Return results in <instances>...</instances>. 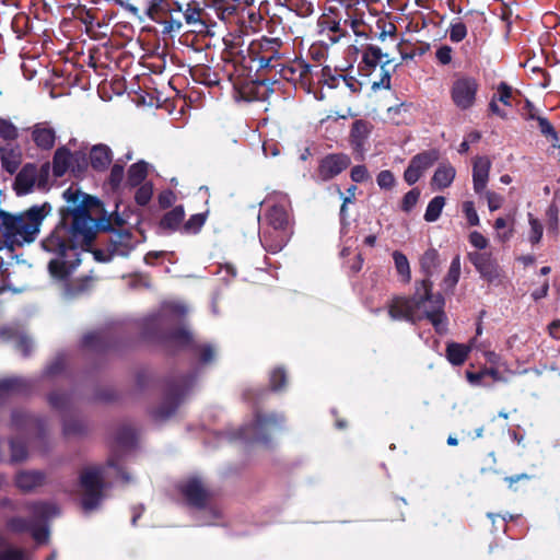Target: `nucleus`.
<instances>
[{"label":"nucleus","instance_id":"nucleus-39","mask_svg":"<svg viewBox=\"0 0 560 560\" xmlns=\"http://www.w3.org/2000/svg\"><path fill=\"white\" fill-rule=\"evenodd\" d=\"M450 39L454 43L462 42L466 35H467V28L466 25L457 21L455 23H452L448 30Z\"/></svg>","mask_w":560,"mask_h":560},{"label":"nucleus","instance_id":"nucleus-48","mask_svg":"<svg viewBox=\"0 0 560 560\" xmlns=\"http://www.w3.org/2000/svg\"><path fill=\"white\" fill-rule=\"evenodd\" d=\"M33 524H34L33 521L28 522L22 517H15L10 521L9 527L14 532H24V530L31 532Z\"/></svg>","mask_w":560,"mask_h":560},{"label":"nucleus","instance_id":"nucleus-5","mask_svg":"<svg viewBox=\"0 0 560 560\" xmlns=\"http://www.w3.org/2000/svg\"><path fill=\"white\" fill-rule=\"evenodd\" d=\"M106 468H115L120 472L119 457L112 454L106 466L91 465L84 467L80 472V487L82 490V506L85 511L96 509L103 499L105 488Z\"/></svg>","mask_w":560,"mask_h":560},{"label":"nucleus","instance_id":"nucleus-52","mask_svg":"<svg viewBox=\"0 0 560 560\" xmlns=\"http://www.w3.org/2000/svg\"><path fill=\"white\" fill-rule=\"evenodd\" d=\"M351 179L355 183H362L369 178V172L364 165H355L350 173Z\"/></svg>","mask_w":560,"mask_h":560},{"label":"nucleus","instance_id":"nucleus-33","mask_svg":"<svg viewBox=\"0 0 560 560\" xmlns=\"http://www.w3.org/2000/svg\"><path fill=\"white\" fill-rule=\"evenodd\" d=\"M460 276V258L459 256H455L451 262L447 275L444 278V285L447 289H453L458 282Z\"/></svg>","mask_w":560,"mask_h":560},{"label":"nucleus","instance_id":"nucleus-7","mask_svg":"<svg viewBox=\"0 0 560 560\" xmlns=\"http://www.w3.org/2000/svg\"><path fill=\"white\" fill-rule=\"evenodd\" d=\"M351 164V159L345 153H332L324 156L318 164L316 177L327 182L341 174Z\"/></svg>","mask_w":560,"mask_h":560},{"label":"nucleus","instance_id":"nucleus-3","mask_svg":"<svg viewBox=\"0 0 560 560\" xmlns=\"http://www.w3.org/2000/svg\"><path fill=\"white\" fill-rule=\"evenodd\" d=\"M49 211L48 203L33 206L19 215L0 211V236L18 245L33 242Z\"/></svg>","mask_w":560,"mask_h":560},{"label":"nucleus","instance_id":"nucleus-30","mask_svg":"<svg viewBox=\"0 0 560 560\" xmlns=\"http://www.w3.org/2000/svg\"><path fill=\"white\" fill-rule=\"evenodd\" d=\"M393 259L398 275L401 276L405 282H409L411 279V273L409 261L406 255H404L401 252L396 250L393 253Z\"/></svg>","mask_w":560,"mask_h":560},{"label":"nucleus","instance_id":"nucleus-23","mask_svg":"<svg viewBox=\"0 0 560 560\" xmlns=\"http://www.w3.org/2000/svg\"><path fill=\"white\" fill-rule=\"evenodd\" d=\"M28 384L20 377H9L0 381V401L12 394H19L26 390Z\"/></svg>","mask_w":560,"mask_h":560},{"label":"nucleus","instance_id":"nucleus-17","mask_svg":"<svg viewBox=\"0 0 560 560\" xmlns=\"http://www.w3.org/2000/svg\"><path fill=\"white\" fill-rule=\"evenodd\" d=\"M45 480V474L38 470H21L15 476L16 487L24 492H31L42 487Z\"/></svg>","mask_w":560,"mask_h":560},{"label":"nucleus","instance_id":"nucleus-41","mask_svg":"<svg viewBox=\"0 0 560 560\" xmlns=\"http://www.w3.org/2000/svg\"><path fill=\"white\" fill-rule=\"evenodd\" d=\"M480 196H483L487 199L490 211H495L503 205V197L494 191L485 189Z\"/></svg>","mask_w":560,"mask_h":560},{"label":"nucleus","instance_id":"nucleus-2","mask_svg":"<svg viewBox=\"0 0 560 560\" xmlns=\"http://www.w3.org/2000/svg\"><path fill=\"white\" fill-rule=\"evenodd\" d=\"M432 282L423 279L417 285L411 299L396 298L389 306V316L393 319L416 322L428 318L439 334L446 331V316L444 314V299L441 294H432Z\"/></svg>","mask_w":560,"mask_h":560},{"label":"nucleus","instance_id":"nucleus-56","mask_svg":"<svg viewBox=\"0 0 560 560\" xmlns=\"http://www.w3.org/2000/svg\"><path fill=\"white\" fill-rule=\"evenodd\" d=\"M498 93L500 102H502L504 105H511L510 98L512 96V90L506 83H500L498 86Z\"/></svg>","mask_w":560,"mask_h":560},{"label":"nucleus","instance_id":"nucleus-42","mask_svg":"<svg viewBox=\"0 0 560 560\" xmlns=\"http://www.w3.org/2000/svg\"><path fill=\"white\" fill-rule=\"evenodd\" d=\"M537 122H538L540 132L544 136L551 138L552 141H556V142L559 141V138H558V135H557L555 128L552 127V125L549 122V120L547 118L537 117Z\"/></svg>","mask_w":560,"mask_h":560},{"label":"nucleus","instance_id":"nucleus-20","mask_svg":"<svg viewBox=\"0 0 560 560\" xmlns=\"http://www.w3.org/2000/svg\"><path fill=\"white\" fill-rule=\"evenodd\" d=\"M0 161L2 167L13 174L18 171L21 164V152L18 147L7 143L0 148Z\"/></svg>","mask_w":560,"mask_h":560},{"label":"nucleus","instance_id":"nucleus-55","mask_svg":"<svg viewBox=\"0 0 560 560\" xmlns=\"http://www.w3.org/2000/svg\"><path fill=\"white\" fill-rule=\"evenodd\" d=\"M285 382V373L284 371L277 369L271 373L270 384L273 389H280L282 384Z\"/></svg>","mask_w":560,"mask_h":560},{"label":"nucleus","instance_id":"nucleus-1","mask_svg":"<svg viewBox=\"0 0 560 560\" xmlns=\"http://www.w3.org/2000/svg\"><path fill=\"white\" fill-rule=\"evenodd\" d=\"M95 234V222L85 211L75 212L70 226L58 225L42 243L46 252L57 255L48 264L49 273L56 279H65L69 269L63 258L78 248L89 250Z\"/></svg>","mask_w":560,"mask_h":560},{"label":"nucleus","instance_id":"nucleus-43","mask_svg":"<svg viewBox=\"0 0 560 560\" xmlns=\"http://www.w3.org/2000/svg\"><path fill=\"white\" fill-rule=\"evenodd\" d=\"M377 185L383 189H390L395 185V177L390 171H382L376 177Z\"/></svg>","mask_w":560,"mask_h":560},{"label":"nucleus","instance_id":"nucleus-53","mask_svg":"<svg viewBox=\"0 0 560 560\" xmlns=\"http://www.w3.org/2000/svg\"><path fill=\"white\" fill-rule=\"evenodd\" d=\"M435 57L440 63L448 65L452 61V48L448 46L440 47L435 52Z\"/></svg>","mask_w":560,"mask_h":560},{"label":"nucleus","instance_id":"nucleus-47","mask_svg":"<svg viewBox=\"0 0 560 560\" xmlns=\"http://www.w3.org/2000/svg\"><path fill=\"white\" fill-rule=\"evenodd\" d=\"M469 243L477 249H485L489 245V241L480 232L474 231L469 234Z\"/></svg>","mask_w":560,"mask_h":560},{"label":"nucleus","instance_id":"nucleus-44","mask_svg":"<svg viewBox=\"0 0 560 560\" xmlns=\"http://www.w3.org/2000/svg\"><path fill=\"white\" fill-rule=\"evenodd\" d=\"M174 12L167 13V15L163 16V21L159 22L160 24H164L165 32H176L179 31L183 26L179 19L174 18Z\"/></svg>","mask_w":560,"mask_h":560},{"label":"nucleus","instance_id":"nucleus-37","mask_svg":"<svg viewBox=\"0 0 560 560\" xmlns=\"http://www.w3.org/2000/svg\"><path fill=\"white\" fill-rule=\"evenodd\" d=\"M206 222V217L202 213L192 214L189 220L183 225L186 233L195 234L200 231Z\"/></svg>","mask_w":560,"mask_h":560},{"label":"nucleus","instance_id":"nucleus-10","mask_svg":"<svg viewBox=\"0 0 560 560\" xmlns=\"http://www.w3.org/2000/svg\"><path fill=\"white\" fill-rule=\"evenodd\" d=\"M439 159L436 151H424L415 155L404 173V178L409 185H413L422 174Z\"/></svg>","mask_w":560,"mask_h":560},{"label":"nucleus","instance_id":"nucleus-34","mask_svg":"<svg viewBox=\"0 0 560 560\" xmlns=\"http://www.w3.org/2000/svg\"><path fill=\"white\" fill-rule=\"evenodd\" d=\"M528 223H529V232H528V241L535 245L538 244L542 237L544 228L541 222L535 218L532 213H528Z\"/></svg>","mask_w":560,"mask_h":560},{"label":"nucleus","instance_id":"nucleus-16","mask_svg":"<svg viewBox=\"0 0 560 560\" xmlns=\"http://www.w3.org/2000/svg\"><path fill=\"white\" fill-rule=\"evenodd\" d=\"M0 338L14 343L15 348L23 354H27L32 348L31 339L16 326H7L0 329Z\"/></svg>","mask_w":560,"mask_h":560},{"label":"nucleus","instance_id":"nucleus-58","mask_svg":"<svg viewBox=\"0 0 560 560\" xmlns=\"http://www.w3.org/2000/svg\"><path fill=\"white\" fill-rule=\"evenodd\" d=\"M172 338L176 342H178L179 345H183V346L188 343L191 340L190 332L186 329H182V330L177 331L176 334H174L172 336Z\"/></svg>","mask_w":560,"mask_h":560},{"label":"nucleus","instance_id":"nucleus-63","mask_svg":"<svg viewBox=\"0 0 560 560\" xmlns=\"http://www.w3.org/2000/svg\"><path fill=\"white\" fill-rule=\"evenodd\" d=\"M380 88L389 89L390 88V75L387 71H384L382 80L380 83L374 82L372 85L373 90H378Z\"/></svg>","mask_w":560,"mask_h":560},{"label":"nucleus","instance_id":"nucleus-26","mask_svg":"<svg viewBox=\"0 0 560 560\" xmlns=\"http://www.w3.org/2000/svg\"><path fill=\"white\" fill-rule=\"evenodd\" d=\"M34 518L46 520L58 514V508L52 503L37 502L28 506Z\"/></svg>","mask_w":560,"mask_h":560},{"label":"nucleus","instance_id":"nucleus-4","mask_svg":"<svg viewBox=\"0 0 560 560\" xmlns=\"http://www.w3.org/2000/svg\"><path fill=\"white\" fill-rule=\"evenodd\" d=\"M269 228L260 236L261 244L271 253L281 250L290 238V201L281 196L266 213Z\"/></svg>","mask_w":560,"mask_h":560},{"label":"nucleus","instance_id":"nucleus-61","mask_svg":"<svg viewBox=\"0 0 560 560\" xmlns=\"http://www.w3.org/2000/svg\"><path fill=\"white\" fill-rule=\"evenodd\" d=\"M466 377L468 382L472 385H481L482 380L485 378V374H482V370L480 372L474 373V372H467Z\"/></svg>","mask_w":560,"mask_h":560},{"label":"nucleus","instance_id":"nucleus-28","mask_svg":"<svg viewBox=\"0 0 560 560\" xmlns=\"http://www.w3.org/2000/svg\"><path fill=\"white\" fill-rule=\"evenodd\" d=\"M387 54H384L382 49L377 46L370 45L363 52V60L369 67H376L378 62H382L384 58H387ZM390 61L386 59L384 61L385 65H388Z\"/></svg>","mask_w":560,"mask_h":560},{"label":"nucleus","instance_id":"nucleus-24","mask_svg":"<svg viewBox=\"0 0 560 560\" xmlns=\"http://www.w3.org/2000/svg\"><path fill=\"white\" fill-rule=\"evenodd\" d=\"M90 158L95 170H105L112 162V152L107 145L97 144L92 148Z\"/></svg>","mask_w":560,"mask_h":560},{"label":"nucleus","instance_id":"nucleus-11","mask_svg":"<svg viewBox=\"0 0 560 560\" xmlns=\"http://www.w3.org/2000/svg\"><path fill=\"white\" fill-rule=\"evenodd\" d=\"M491 161L488 156H476L472 162V185L476 194L481 195L487 188Z\"/></svg>","mask_w":560,"mask_h":560},{"label":"nucleus","instance_id":"nucleus-15","mask_svg":"<svg viewBox=\"0 0 560 560\" xmlns=\"http://www.w3.org/2000/svg\"><path fill=\"white\" fill-rule=\"evenodd\" d=\"M37 179V168L33 164H26L14 180V190L16 195L23 196L32 191Z\"/></svg>","mask_w":560,"mask_h":560},{"label":"nucleus","instance_id":"nucleus-31","mask_svg":"<svg viewBox=\"0 0 560 560\" xmlns=\"http://www.w3.org/2000/svg\"><path fill=\"white\" fill-rule=\"evenodd\" d=\"M147 176V164L144 162H138L130 166L128 171V184L130 186L140 185Z\"/></svg>","mask_w":560,"mask_h":560},{"label":"nucleus","instance_id":"nucleus-60","mask_svg":"<svg viewBox=\"0 0 560 560\" xmlns=\"http://www.w3.org/2000/svg\"><path fill=\"white\" fill-rule=\"evenodd\" d=\"M49 402L55 408H61L66 402V396L59 393H52L49 396Z\"/></svg>","mask_w":560,"mask_h":560},{"label":"nucleus","instance_id":"nucleus-21","mask_svg":"<svg viewBox=\"0 0 560 560\" xmlns=\"http://www.w3.org/2000/svg\"><path fill=\"white\" fill-rule=\"evenodd\" d=\"M476 340L472 339L468 346L451 342L446 347V357L453 365H462L475 346Z\"/></svg>","mask_w":560,"mask_h":560},{"label":"nucleus","instance_id":"nucleus-46","mask_svg":"<svg viewBox=\"0 0 560 560\" xmlns=\"http://www.w3.org/2000/svg\"><path fill=\"white\" fill-rule=\"evenodd\" d=\"M420 196V191L418 189H412L408 191L402 199L401 208L404 211H410L416 203L418 202Z\"/></svg>","mask_w":560,"mask_h":560},{"label":"nucleus","instance_id":"nucleus-32","mask_svg":"<svg viewBox=\"0 0 560 560\" xmlns=\"http://www.w3.org/2000/svg\"><path fill=\"white\" fill-rule=\"evenodd\" d=\"M0 560H28L21 549L14 548L0 539Z\"/></svg>","mask_w":560,"mask_h":560},{"label":"nucleus","instance_id":"nucleus-18","mask_svg":"<svg viewBox=\"0 0 560 560\" xmlns=\"http://www.w3.org/2000/svg\"><path fill=\"white\" fill-rule=\"evenodd\" d=\"M371 133V126L368 121L357 120L353 122L350 132V142L357 152L365 150V143Z\"/></svg>","mask_w":560,"mask_h":560},{"label":"nucleus","instance_id":"nucleus-13","mask_svg":"<svg viewBox=\"0 0 560 560\" xmlns=\"http://www.w3.org/2000/svg\"><path fill=\"white\" fill-rule=\"evenodd\" d=\"M182 492L188 502L202 506L208 498V491L198 478H190L182 486Z\"/></svg>","mask_w":560,"mask_h":560},{"label":"nucleus","instance_id":"nucleus-8","mask_svg":"<svg viewBox=\"0 0 560 560\" xmlns=\"http://www.w3.org/2000/svg\"><path fill=\"white\" fill-rule=\"evenodd\" d=\"M469 260L475 266L481 278L491 284H500L503 273L499 265L486 253H470Z\"/></svg>","mask_w":560,"mask_h":560},{"label":"nucleus","instance_id":"nucleus-29","mask_svg":"<svg viewBox=\"0 0 560 560\" xmlns=\"http://www.w3.org/2000/svg\"><path fill=\"white\" fill-rule=\"evenodd\" d=\"M445 206V198L442 196L434 197L428 205L425 213H424V220L427 222H434L436 221L442 210Z\"/></svg>","mask_w":560,"mask_h":560},{"label":"nucleus","instance_id":"nucleus-22","mask_svg":"<svg viewBox=\"0 0 560 560\" xmlns=\"http://www.w3.org/2000/svg\"><path fill=\"white\" fill-rule=\"evenodd\" d=\"M72 160L73 156L66 147L57 149L52 161L54 175L57 177L63 176L72 165Z\"/></svg>","mask_w":560,"mask_h":560},{"label":"nucleus","instance_id":"nucleus-49","mask_svg":"<svg viewBox=\"0 0 560 560\" xmlns=\"http://www.w3.org/2000/svg\"><path fill=\"white\" fill-rule=\"evenodd\" d=\"M152 197V187L150 185L141 186L136 192V201L140 206L147 205Z\"/></svg>","mask_w":560,"mask_h":560},{"label":"nucleus","instance_id":"nucleus-12","mask_svg":"<svg viewBox=\"0 0 560 560\" xmlns=\"http://www.w3.org/2000/svg\"><path fill=\"white\" fill-rule=\"evenodd\" d=\"M32 140L42 150H50L55 145L56 131L49 122H38L32 127Z\"/></svg>","mask_w":560,"mask_h":560},{"label":"nucleus","instance_id":"nucleus-57","mask_svg":"<svg viewBox=\"0 0 560 560\" xmlns=\"http://www.w3.org/2000/svg\"><path fill=\"white\" fill-rule=\"evenodd\" d=\"M482 374L491 377L494 382H506L508 380L500 373L497 368L483 369Z\"/></svg>","mask_w":560,"mask_h":560},{"label":"nucleus","instance_id":"nucleus-14","mask_svg":"<svg viewBox=\"0 0 560 560\" xmlns=\"http://www.w3.org/2000/svg\"><path fill=\"white\" fill-rule=\"evenodd\" d=\"M282 421L283 419L278 418L276 415L257 416L255 422L249 428H245L242 434L247 439L260 440L265 431H269Z\"/></svg>","mask_w":560,"mask_h":560},{"label":"nucleus","instance_id":"nucleus-51","mask_svg":"<svg viewBox=\"0 0 560 560\" xmlns=\"http://www.w3.org/2000/svg\"><path fill=\"white\" fill-rule=\"evenodd\" d=\"M164 314L184 315L187 310L184 304L178 302H168L163 305Z\"/></svg>","mask_w":560,"mask_h":560},{"label":"nucleus","instance_id":"nucleus-50","mask_svg":"<svg viewBox=\"0 0 560 560\" xmlns=\"http://www.w3.org/2000/svg\"><path fill=\"white\" fill-rule=\"evenodd\" d=\"M124 177V167L121 165L115 164L112 167L110 175H109V183L113 188H117L119 184L121 183Z\"/></svg>","mask_w":560,"mask_h":560},{"label":"nucleus","instance_id":"nucleus-45","mask_svg":"<svg viewBox=\"0 0 560 560\" xmlns=\"http://www.w3.org/2000/svg\"><path fill=\"white\" fill-rule=\"evenodd\" d=\"M27 452L25 445L21 442H11V459L13 462H22L26 458Z\"/></svg>","mask_w":560,"mask_h":560},{"label":"nucleus","instance_id":"nucleus-64","mask_svg":"<svg viewBox=\"0 0 560 560\" xmlns=\"http://www.w3.org/2000/svg\"><path fill=\"white\" fill-rule=\"evenodd\" d=\"M549 334L555 339H560V319L553 320L549 326Z\"/></svg>","mask_w":560,"mask_h":560},{"label":"nucleus","instance_id":"nucleus-25","mask_svg":"<svg viewBox=\"0 0 560 560\" xmlns=\"http://www.w3.org/2000/svg\"><path fill=\"white\" fill-rule=\"evenodd\" d=\"M420 266L422 271L425 273V279L430 280L440 267L438 250L434 248L428 249L420 259Z\"/></svg>","mask_w":560,"mask_h":560},{"label":"nucleus","instance_id":"nucleus-40","mask_svg":"<svg viewBox=\"0 0 560 560\" xmlns=\"http://www.w3.org/2000/svg\"><path fill=\"white\" fill-rule=\"evenodd\" d=\"M0 138L4 140H14L18 138L16 127L9 120L0 118Z\"/></svg>","mask_w":560,"mask_h":560},{"label":"nucleus","instance_id":"nucleus-62","mask_svg":"<svg viewBox=\"0 0 560 560\" xmlns=\"http://www.w3.org/2000/svg\"><path fill=\"white\" fill-rule=\"evenodd\" d=\"M548 291H549V283H548V281H545L539 289H536L532 293V296L534 300L537 301V300L545 298L548 294Z\"/></svg>","mask_w":560,"mask_h":560},{"label":"nucleus","instance_id":"nucleus-35","mask_svg":"<svg viewBox=\"0 0 560 560\" xmlns=\"http://www.w3.org/2000/svg\"><path fill=\"white\" fill-rule=\"evenodd\" d=\"M179 401L180 398L178 394H172L170 397H167L164 405L156 410V418L165 419L170 417L175 411L176 407L179 405Z\"/></svg>","mask_w":560,"mask_h":560},{"label":"nucleus","instance_id":"nucleus-36","mask_svg":"<svg viewBox=\"0 0 560 560\" xmlns=\"http://www.w3.org/2000/svg\"><path fill=\"white\" fill-rule=\"evenodd\" d=\"M187 24H196L201 22V9L196 2H189L182 10Z\"/></svg>","mask_w":560,"mask_h":560},{"label":"nucleus","instance_id":"nucleus-27","mask_svg":"<svg viewBox=\"0 0 560 560\" xmlns=\"http://www.w3.org/2000/svg\"><path fill=\"white\" fill-rule=\"evenodd\" d=\"M184 217H185L184 208L182 206H177L174 209H172L171 211H168L167 213H165V215L163 217V219L161 221V225L163 228L175 230L182 224Z\"/></svg>","mask_w":560,"mask_h":560},{"label":"nucleus","instance_id":"nucleus-9","mask_svg":"<svg viewBox=\"0 0 560 560\" xmlns=\"http://www.w3.org/2000/svg\"><path fill=\"white\" fill-rule=\"evenodd\" d=\"M136 7L154 22H162L167 13L182 10V5L173 0H136Z\"/></svg>","mask_w":560,"mask_h":560},{"label":"nucleus","instance_id":"nucleus-19","mask_svg":"<svg viewBox=\"0 0 560 560\" xmlns=\"http://www.w3.org/2000/svg\"><path fill=\"white\" fill-rule=\"evenodd\" d=\"M456 176V170L450 163H442L435 170L431 185L433 189L441 190L452 185L454 178Z\"/></svg>","mask_w":560,"mask_h":560},{"label":"nucleus","instance_id":"nucleus-6","mask_svg":"<svg viewBox=\"0 0 560 560\" xmlns=\"http://www.w3.org/2000/svg\"><path fill=\"white\" fill-rule=\"evenodd\" d=\"M478 90L479 83L475 78L458 75L450 90L452 102L460 110H467L475 105Z\"/></svg>","mask_w":560,"mask_h":560},{"label":"nucleus","instance_id":"nucleus-59","mask_svg":"<svg viewBox=\"0 0 560 560\" xmlns=\"http://www.w3.org/2000/svg\"><path fill=\"white\" fill-rule=\"evenodd\" d=\"M214 355H215L214 350L210 346H205L200 350V360L203 363L211 362L214 359Z\"/></svg>","mask_w":560,"mask_h":560},{"label":"nucleus","instance_id":"nucleus-38","mask_svg":"<svg viewBox=\"0 0 560 560\" xmlns=\"http://www.w3.org/2000/svg\"><path fill=\"white\" fill-rule=\"evenodd\" d=\"M463 213L470 226H477L480 223L479 215L476 211L475 203L470 200L463 202Z\"/></svg>","mask_w":560,"mask_h":560},{"label":"nucleus","instance_id":"nucleus-54","mask_svg":"<svg viewBox=\"0 0 560 560\" xmlns=\"http://www.w3.org/2000/svg\"><path fill=\"white\" fill-rule=\"evenodd\" d=\"M31 533L33 538L39 544H44L48 540L49 533L44 526L37 527L33 524Z\"/></svg>","mask_w":560,"mask_h":560}]
</instances>
